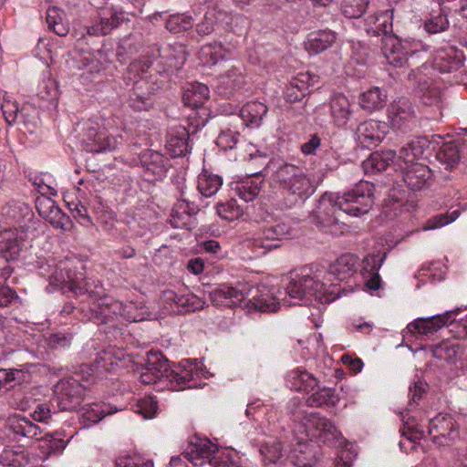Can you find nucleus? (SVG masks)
<instances>
[{"label":"nucleus","instance_id":"nucleus-63","mask_svg":"<svg viewBox=\"0 0 467 467\" xmlns=\"http://www.w3.org/2000/svg\"><path fill=\"white\" fill-rule=\"evenodd\" d=\"M112 410L108 405L93 404L89 409H87L83 416L90 422L97 423L101 420L106 415L111 414Z\"/></svg>","mask_w":467,"mask_h":467},{"label":"nucleus","instance_id":"nucleus-49","mask_svg":"<svg viewBox=\"0 0 467 467\" xmlns=\"http://www.w3.org/2000/svg\"><path fill=\"white\" fill-rule=\"evenodd\" d=\"M223 180L214 174L202 173L198 179V190L204 197L214 195L221 188Z\"/></svg>","mask_w":467,"mask_h":467},{"label":"nucleus","instance_id":"nucleus-19","mask_svg":"<svg viewBox=\"0 0 467 467\" xmlns=\"http://www.w3.org/2000/svg\"><path fill=\"white\" fill-rule=\"evenodd\" d=\"M401 169L403 182L411 191H421L431 185L433 174L427 165L412 163Z\"/></svg>","mask_w":467,"mask_h":467},{"label":"nucleus","instance_id":"nucleus-25","mask_svg":"<svg viewBox=\"0 0 467 467\" xmlns=\"http://www.w3.org/2000/svg\"><path fill=\"white\" fill-rule=\"evenodd\" d=\"M30 367L31 364H25L18 368H0V394H5L16 386L30 382Z\"/></svg>","mask_w":467,"mask_h":467},{"label":"nucleus","instance_id":"nucleus-59","mask_svg":"<svg viewBox=\"0 0 467 467\" xmlns=\"http://www.w3.org/2000/svg\"><path fill=\"white\" fill-rule=\"evenodd\" d=\"M44 219L48 221L54 227L67 231L71 228V220L59 207L53 209L48 216Z\"/></svg>","mask_w":467,"mask_h":467},{"label":"nucleus","instance_id":"nucleus-12","mask_svg":"<svg viewBox=\"0 0 467 467\" xmlns=\"http://www.w3.org/2000/svg\"><path fill=\"white\" fill-rule=\"evenodd\" d=\"M431 441L437 447H451L460 440V425L448 413H439L429 422Z\"/></svg>","mask_w":467,"mask_h":467},{"label":"nucleus","instance_id":"nucleus-16","mask_svg":"<svg viewBox=\"0 0 467 467\" xmlns=\"http://www.w3.org/2000/svg\"><path fill=\"white\" fill-rule=\"evenodd\" d=\"M218 450V445L209 439L193 436L190 439L183 456L195 466H211V460Z\"/></svg>","mask_w":467,"mask_h":467},{"label":"nucleus","instance_id":"nucleus-27","mask_svg":"<svg viewBox=\"0 0 467 467\" xmlns=\"http://www.w3.org/2000/svg\"><path fill=\"white\" fill-rule=\"evenodd\" d=\"M393 10H384L379 14L369 15L364 19V28L373 36L392 35Z\"/></svg>","mask_w":467,"mask_h":467},{"label":"nucleus","instance_id":"nucleus-64","mask_svg":"<svg viewBox=\"0 0 467 467\" xmlns=\"http://www.w3.org/2000/svg\"><path fill=\"white\" fill-rule=\"evenodd\" d=\"M217 18L214 11L207 12L202 20L196 24L195 30L200 36L210 35L214 30Z\"/></svg>","mask_w":467,"mask_h":467},{"label":"nucleus","instance_id":"nucleus-37","mask_svg":"<svg viewBox=\"0 0 467 467\" xmlns=\"http://www.w3.org/2000/svg\"><path fill=\"white\" fill-rule=\"evenodd\" d=\"M21 251V241L15 231L5 230L0 234V254L9 262L17 258Z\"/></svg>","mask_w":467,"mask_h":467},{"label":"nucleus","instance_id":"nucleus-38","mask_svg":"<svg viewBox=\"0 0 467 467\" xmlns=\"http://www.w3.org/2000/svg\"><path fill=\"white\" fill-rule=\"evenodd\" d=\"M358 265V257L357 255L342 254L330 265V274L335 275L337 280H344L357 271Z\"/></svg>","mask_w":467,"mask_h":467},{"label":"nucleus","instance_id":"nucleus-17","mask_svg":"<svg viewBox=\"0 0 467 467\" xmlns=\"http://www.w3.org/2000/svg\"><path fill=\"white\" fill-rule=\"evenodd\" d=\"M388 114L393 128L406 130L416 122V112L410 100L405 97L392 101L388 108Z\"/></svg>","mask_w":467,"mask_h":467},{"label":"nucleus","instance_id":"nucleus-24","mask_svg":"<svg viewBox=\"0 0 467 467\" xmlns=\"http://www.w3.org/2000/svg\"><path fill=\"white\" fill-rule=\"evenodd\" d=\"M305 441V438H299L297 444L291 449L285 461L296 467H314L317 462V446Z\"/></svg>","mask_w":467,"mask_h":467},{"label":"nucleus","instance_id":"nucleus-34","mask_svg":"<svg viewBox=\"0 0 467 467\" xmlns=\"http://www.w3.org/2000/svg\"><path fill=\"white\" fill-rule=\"evenodd\" d=\"M287 382L290 389L295 391L309 393L317 387L318 380L312 374L302 368H296L289 372Z\"/></svg>","mask_w":467,"mask_h":467},{"label":"nucleus","instance_id":"nucleus-54","mask_svg":"<svg viewBox=\"0 0 467 467\" xmlns=\"http://www.w3.org/2000/svg\"><path fill=\"white\" fill-rule=\"evenodd\" d=\"M404 419L405 416L403 415V427L400 430L401 436L411 444L410 450H415L418 445V441L424 437V432L417 429L414 418L409 417L407 420Z\"/></svg>","mask_w":467,"mask_h":467},{"label":"nucleus","instance_id":"nucleus-32","mask_svg":"<svg viewBox=\"0 0 467 467\" xmlns=\"http://www.w3.org/2000/svg\"><path fill=\"white\" fill-rule=\"evenodd\" d=\"M8 428L15 436L26 439L38 440L37 436L41 432L40 428L36 424L20 414H15L9 418Z\"/></svg>","mask_w":467,"mask_h":467},{"label":"nucleus","instance_id":"nucleus-5","mask_svg":"<svg viewBox=\"0 0 467 467\" xmlns=\"http://www.w3.org/2000/svg\"><path fill=\"white\" fill-rule=\"evenodd\" d=\"M151 62L149 59L137 60L130 64L126 79L133 81L130 93V106L136 110H149L154 104L153 88L144 77Z\"/></svg>","mask_w":467,"mask_h":467},{"label":"nucleus","instance_id":"nucleus-42","mask_svg":"<svg viewBox=\"0 0 467 467\" xmlns=\"http://www.w3.org/2000/svg\"><path fill=\"white\" fill-rule=\"evenodd\" d=\"M317 389L306 399V403L309 407H334L339 400L336 390L332 388H316Z\"/></svg>","mask_w":467,"mask_h":467},{"label":"nucleus","instance_id":"nucleus-43","mask_svg":"<svg viewBox=\"0 0 467 467\" xmlns=\"http://www.w3.org/2000/svg\"><path fill=\"white\" fill-rule=\"evenodd\" d=\"M436 159L445 170H452L461 160V151L454 141L444 142L436 152Z\"/></svg>","mask_w":467,"mask_h":467},{"label":"nucleus","instance_id":"nucleus-7","mask_svg":"<svg viewBox=\"0 0 467 467\" xmlns=\"http://www.w3.org/2000/svg\"><path fill=\"white\" fill-rule=\"evenodd\" d=\"M134 312L135 305L133 302L123 304L120 301L108 297L101 303L89 305L86 317L89 321L99 326L113 323L119 317L130 322H137V316Z\"/></svg>","mask_w":467,"mask_h":467},{"label":"nucleus","instance_id":"nucleus-45","mask_svg":"<svg viewBox=\"0 0 467 467\" xmlns=\"http://www.w3.org/2000/svg\"><path fill=\"white\" fill-rule=\"evenodd\" d=\"M165 300L173 303L183 312H194L202 307L200 299L194 295L179 296L173 291L164 292Z\"/></svg>","mask_w":467,"mask_h":467},{"label":"nucleus","instance_id":"nucleus-11","mask_svg":"<svg viewBox=\"0 0 467 467\" xmlns=\"http://www.w3.org/2000/svg\"><path fill=\"white\" fill-rule=\"evenodd\" d=\"M338 194L326 192L320 197L315 212L317 223L332 234L342 233L346 225L342 221L344 213L338 208Z\"/></svg>","mask_w":467,"mask_h":467},{"label":"nucleus","instance_id":"nucleus-14","mask_svg":"<svg viewBox=\"0 0 467 467\" xmlns=\"http://www.w3.org/2000/svg\"><path fill=\"white\" fill-rule=\"evenodd\" d=\"M83 269L84 265L80 262L77 264L70 260L60 262L49 275V283L65 293L72 292L74 294L75 287L78 283L84 281V273L80 271Z\"/></svg>","mask_w":467,"mask_h":467},{"label":"nucleus","instance_id":"nucleus-1","mask_svg":"<svg viewBox=\"0 0 467 467\" xmlns=\"http://www.w3.org/2000/svg\"><path fill=\"white\" fill-rule=\"evenodd\" d=\"M145 368L140 374L143 384L166 383L172 390L196 388L192 383L202 373L197 360L185 359L171 366L169 360L159 350H150L146 354Z\"/></svg>","mask_w":467,"mask_h":467},{"label":"nucleus","instance_id":"nucleus-41","mask_svg":"<svg viewBox=\"0 0 467 467\" xmlns=\"http://www.w3.org/2000/svg\"><path fill=\"white\" fill-rule=\"evenodd\" d=\"M431 351L435 358L455 363L463 354V348L458 342L447 340L433 346Z\"/></svg>","mask_w":467,"mask_h":467},{"label":"nucleus","instance_id":"nucleus-44","mask_svg":"<svg viewBox=\"0 0 467 467\" xmlns=\"http://www.w3.org/2000/svg\"><path fill=\"white\" fill-rule=\"evenodd\" d=\"M386 100V93L375 87L361 94L359 104L362 109L371 112L382 109Z\"/></svg>","mask_w":467,"mask_h":467},{"label":"nucleus","instance_id":"nucleus-23","mask_svg":"<svg viewBox=\"0 0 467 467\" xmlns=\"http://www.w3.org/2000/svg\"><path fill=\"white\" fill-rule=\"evenodd\" d=\"M140 161L144 169V176L148 181L161 179L167 171L168 159L158 151L143 150L140 154Z\"/></svg>","mask_w":467,"mask_h":467},{"label":"nucleus","instance_id":"nucleus-47","mask_svg":"<svg viewBox=\"0 0 467 467\" xmlns=\"http://www.w3.org/2000/svg\"><path fill=\"white\" fill-rule=\"evenodd\" d=\"M260 452L265 467H281L279 461L284 457V448L278 441L266 443L261 446Z\"/></svg>","mask_w":467,"mask_h":467},{"label":"nucleus","instance_id":"nucleus-26","mask_svg":"<svg viewBox=\"0 0 467 467\" xmlns=\"http://www.w3.org/2000/svg\"><path fill=\"white\" fill-rule=\"evenodd\" d=\"M245 83L243 68L233 66L218 77L216 89L220 95L230 97L241 90Z\"/></svg>","mask_w":467,"mask_h":467},{"label":"nucleus","instance_id":"nucleus-40","mask_svg":"<svg viewBox=\"0 0 467 467\" xmlns=\"http://www.w3.org/2000/svg\"><path fill=\"white\" fill-rule=\"evenodd\" d=\"M209 88L202 83L191 84L183 92L182 100L185 106L199 108L209 99Z\"/></svg>","mask_w":467,"mask_h":467},{"label":"nucleus","instance_id":"nucleus-30","mask_svg":"<svg viewBox=\"0 0 467 467\" xmlns=\"http://www.w3.org/2000/svg\"><path fill=\"white\" fill-rule=\"evenodd\" d=\"M356 140L361 148L372 149L382 140L379 125L373 121L360 123L356 130Z\"/></svg>","mask_w":467,"mask_h":467},{"label":"nucleus","instance_id":"nucleus-36","mask_svg":"<svg viewBox=\"0 0 467 467\" xmlns=\"http://www.w3.org/2000/svg\"><path fill=\"white\" fill-rule=\"evenodd\" d=\"M264 179L261 173H254L236 183L237 195L245 202L253 201L260 193Z\"/></svg>","mask_w":467,"mask_h":467},{"label":"nucleus","instance_id":"nucleus-21","mask_svg":"<svg viewBox=\"0 0 467 467\" xmlns=\"http://www.w3.org/2000/svg\"><path fill=\"white\" fill-rule=\"evenodd\" d=\"M248 292L239 288L222 284L209 292L210 300L215 306H234L246 299Z\"/></svg>","mask_w":467,"mask_h":467},{"label":"nucleus","instance_id":"nucleus-10","mask_svg":"<svg viewBox=\"0 0 467 467\" xmlns=\"http://www.w3.org/2000/svg\"><path fill=\"white\" fill-rule=\"evenodd\" d=\"M79 140L84 150L88 152L99 153L114 150L122 141V136H112L105 129L92 121L85 122L82 126Z\"/></svg>","mask_w":467,"mask_h":467},{"label":"nucleus","instance_id":"nucleus-60","mask_svg":"<svg viewBox=\"0 0 467 467\" xmlns=\"http://www.w3.org/2000/svg\"><path fill=\"white\" fill-rule=\"evenodd\" d=\"M386 257V252L379 251L377 254H368L363 260L362 271L368 274L379 272Z\"/></svg>","mask_w":467,"mask_h":467},{"label":"nucleus","instance_id":"nucleus-18","mask_svg":"<svg viewBox=\"0 0 467 467\" xmlns=\"http://www.w3.org/2000/svg\"><path fill=\"white\" fill-rule=\"evenodd\" d=\"M457 310L446 311L443 314L435 315L430 317H419L407 326L410 333L420 335H431L443 327L452 324L455 320Z\"/></svg>","mask_w":467,"mask_h":467},{"label":"nucleus","instance_id":"nucleus-28","mask_svg":"<svg viewBox=\"0 0 467 467\" xmlns=\"http://www.w3.org/2000/svg\"><path fill=\"white\" fill-rule=\"evenodd\" d=\"M189 138V130L183 126L174 127L171 130L166 148L172 158L182 157L190 151Z\"/></svg>","mask_w":467,"mask_h":467},{"label":"nucleus","instance_id":"nucleus-6","mask_svg":"<svg viewBox=\"0 0 467 467\" xmlns=\"http://www.w3.org/2000/svg\"><path fill=\"white\" fill-rule=\"evenodd\" d=\"M297 431L305 434L306 441L316 440L328 447L336 446L343 439L334 422L317 412L306 415Z\"/></svg>","mask_w":467,"mask_h":467},{"label":"nucleus","instance_id":"nucleus-8","mask_svg":"<svg viewBox=\"0 0 467 467\" xmlns=\"http://www.w3.org/2000/svg\"><path fill=\"white\" fill-rule=\"evenodd\" d=\"M375 185L360 181L353 189L339 195L338 208L351 216H361L369 212L374 203Z\"/></svg>","mask_w":467,"mask_h":467},{"label":"nucleus","instance_id":"nucleus-50","mask_svg":"<svg viewBox=\"0 0 467 467\" xmlns=\"http://www.w3.org/2000/svg\"><path fill=\"white\" fill-rule=\"evenodd\" d=\"M431 142L426 137H418L403 146L399 151L400 158H406L410 150L412 159L419 160L430 148Z\"/></svg>","mask_w":467,"mask_h":467},{"label":"nucleus","instance_id":"nucleus-57","mask_svg":"<svg viewBox=\"0 0 467 467\" xmlns=\"http://www.w3.org/2000/svg\"><path fill=\"white\" fill-rule=\"evenodd\" d=\"M368 0H344L342 13L348 18H359L368 6Z\"/></svg>","mask_w":467,"mask_h":467},{"label":"nucleus","instance_id":"nucleus-4","mask_svg":"<svg viewBox=\"0 0 467 467\" xmlns=\"http://www.w3.org/2000/svg\"><path fill=\"white\" fill-rule=\"evenodd\" d=\"M341 288L337 285H326L316 279L306 267L291 271L287 276L285 294L291 298L306 304L314 297L321 304H327L339 296Z\"/></svg>","mask_w":467,"mask_h":467},{"label":"nucleus","instance_id":"nucleus-55","mask_svg":"<svg viewBox=\"0 0 467 467\" xmlns=\"http://www.w3.org/2000/svg\"><path fill=\"white\" fill-rule=\"evenodd\" d=\"M212 467H242L241 458L236 451L223 450L217 451L211 460Z\"/></svg>","mask_w":467,"mask_h":467},{"label":"nucleus","instance_id":"nucleus-48","mask_svg":"<svg viewBox=\"0 0 467 467\" xmlns=\"http://www.w3.org/2000/svg\"><path fill=\"white\" fill-rule=\"evenodd\" d=\"M158 53L159 57L163 60L168 69L180 68L185 60L182 50L177 51L170 45L159 47Z\"/></svg>","mask_w":467,"mask_h":467},{"label":"nucleus","instance_id":"nucleus-13","mask_svg":"<svg viewBox=\"0 0 467 467\" xmlns=\"http://www.w3.org/2000/svg\"><path fill=\"white\" fill-rule=\"evenodd\" d=\"M86 388L72 377L61 379L54 386L52 402L59 410H75L84 400Z\"/></svg>","mask_w":467,"mask_h":467},{"label":"nucleus","instance_id":"nucleus-62","mask_svg":"<svg viewBox=\"0 0 467 467\" xmlns=\"http://www.w3.org/2000/svg\"><path fill=\"white\" fill-rule=\"evenodd\" d=\"M216 211L220 217L228 221H232L241 214V210L235 201L218 203Z\"/></svg>","mask_w":467,"mask_h":467},{"label":"nucleus","instance_id":"nucleus-20","mask_svg":"<svg viewBox=\"0 0 467 467\" xmlns=\"http://www.w3.org/2000/svg\"><path fill=\"white\" fill-rule=\"evenodd\" d=\"M124 20L123 13H118L113 9H104L100 14L99 21L91 26H84L81 28V37L88 36H105L113 28L118 27Z\"/></svg>","mask_w":467,"mask_h":467},{"label":"nucleus","instance_id":"nucleus-2","mask_svg":"<svg viewBox=\"0 0 467 467\" xmlns=\"http://www.w3.org/2000/svg\"><path fill=\"white\" fill-rule=\"evenodd\" d=\"M271 178L286 195V206L302 203L316 192V185L301 167L292 163L272 160L267 165Z\"/></svg>","mask_w":467,"mask_h":467},{"label":"nucleus","instance_id":"nucleus-46","mask_svg":"<svg viewBox=\"0 0 467 467\" xmlns=\"http://www.w3.org/2000/svg\"><path fill=\"white\" fill-rule=\"evenodd\" d=\"M278 304L277 297L273 294L261 293L258 296H254L252 299H248L244 306L249 310L274 312L276 310Z\"/></svg>","mask_w":467,"mask_h":467},{"label":"nucleus","instance_id":"nucleus-29","mask_svg":"<svg viewBox=\"0 0 467 467\" xmlns=\"http://www.w3.org/2000/svg\"><path fill=\"white\" fill-rule=\"evenodd\" d=\"M268 108L260 101H249L240 109L241 125L257 128L261 125Z\"/></svg>","mask_w":467,"mask_h":467},{"label":"nucleus","instance_id":"nucleus-31","mask_svg":"<svg viewBox=\"0 0 467 467\" xmlns=\"http://www.w3.org/2000/svg\"><path fill=\"white\" fill-rule=\"evenodd\" d=\"M396 158L394 150L375 151L362 162V168L366 174H374L386 171Z\"/></svg>","mask_w":467,"mask_h":467},{"label":"nucleus","instance_id":"nucleus-58","mask_svg":"<svg viewBox=\"0 0 467 467\" xmlns=\"http://www.w3.org/2000/svg\"><path fill=\"white\" fill-rule=\"evenodd\" d=\"M234 128V130L229 128L222 130L216 139L217 146L223 150L234 149L239 142L240 132L235 130L236 127Z\"/></svg>","mask_w":467,"mask_h":467},{"label":"nucleus","instance_id":"nucleus-15","mask_svg":"<svg viewBox=\"0 0 467 467\" xmlns=\"http://www.w3.org/2000/svg\"><path fill=\"white\" fill-rule=\"evenodd\" d=\"M382 52L388 63L398 68L411 67L410 57L417 54L410 50L409 43H403L395 36H389L383 38Z\"/></svg>","mask_w":467,"mask_h":467},{"label":"nucleus","instance_id":"nucleus-51","mask_svg":"<svg viewBox=\"0 0 467 467\" xmlns=\"http://www.w3.org/2000/svg\"><path fill=\"white\" fill-rule=\"evenodd\" d=\"M449 26V20L444 9L439 5L438 11H433L431 17L424 24L425 30L430 34L445 31Z\"/></svg>","mask_w":467,"mask_h":467},{"label":"nucleus","instance_id":"nucleus-56","mask_svg":"<svg viewBox=\"0 0 467 467\" xmlns=\"http://www.w3.org/2000/svg\"><path fill=\"white\" fill-rule=\"evenodd\" d=\"M0 462L9 467H25L29 463V459L22 451L5 450L0 456Z\"/></svg>","mask_w":467,"mask_h":467},{"label":"nucleus","instance_id":"nucleus-9","mask_svg":"<svg viewBox=\"0 0 467 467\" xmlns=\"http://www.w3.org/2000/svg\"><path fill=\"white\" fill-rule=\"evenodd\" d=\"M291 233V227L280 219L267 221L248 241L249 246L260 254L279 248Z\"/></svg>","mask_w":467,"mask_h":467},{"label":"nucleus","instance_id":"nucleus-35","mask_svg":"<svg viewBox=\"0 0 467 467\" xmlns=\"http://www.w3.org/2000/svg\"><path fill=\"white\" fill-rule=\"evenodd\" d=\"M336 40V34L331 30H320L309 35L305 47L311 55H317L329 48Z\"/></svg>","mask_w":467,"mask_h":467},{"label":"nucleus","instance_id":"nucleus-39","mask_svg":"<svg viewBox=\"0 0 467 467\" xmlns=\"http://www.w3.org/2000/svg\"><path fill=\"white\" fill-rule=\"evenodd\" d=\"M74 295L87 296L93 301L92 303H101L105 298H108L100 281L88 280L85 276L84 281L78 283V286L75 287Z\"/></svg>","mask_w":467,"mask_h":467},{"label":"nucleus","instance_id":"nucleus-3","mask_svg":"<svg viewBox=\"0 0 467 467\" xmlns=\"http://www.w3.org/2000/svg\"><path fill=\"white\" fill-rule=\"evenodd\" d=\"M271 178L286 195V206L302 203L316 192V185L301 167L292 163L272 160L267 165Z\"/></svg>","mask_w":467,"mask_h":467},{"label":"nucleus","instance_id":"nucleus-33","mask_svg":"<svg viewBox=\"0 0 467 467\" xmlns=\"http://www.w3.org/2000/svg\"><path fill=\"white\" fill-rule=\"evenodd\" d=\"M330 113L334 123L337 127L347 125L352 116V110L350 102L345 95L338 93L331 98Z\"/></svg>","mask_w":467,"mask_h":467},{"label":"nucleus","instance_id":"nucleus-53","mask_svg":"<svg viewBox=\"0 0 467 467\" xmlns=\"http://www.w3.org/2000/svg\"><path fill=\"white\" fill-rule=\"evenodd\" d=\"M193 26V19L186 14H175L169 16L165 27L171 33L179 34L191 29Z\"/></svg>","mask_w":467,"mask_h":467},{"label":"nucleus","instance_id":"nucleus-61","mask_svg":"<svg viewBox=\"0 0 467 467\" xmlns=\"http://www.w3.org/2000/svg\"><path fill=\"white\" fill-rule=\"evenodd\" d=\"M222 49L221 44H210L202 48L201 56L206 64L215 65L223 58V55L221 54Z\"/></svg>","mask_w":467,"mask_h":467},{"label":"nucleus","instance_id":"nucleus-52","mask_svg":"<svg viewBox=\"0 0 467 467\" xmlns=\"http://www.w3.org/2000/svg\"><path fill=\"white\" fill-rule=\"evenodd\" d=\"M310 75L308 73L299 74L297 78L291 80V88L288 89L286 97L290 101L301 100L306 96L308 88Z\"/></svg>","mask_w":467,"mask_h":467},{"label":"nucleus","instance_id":"nucleus-22","mask_svg":"<svg viewBox=\"0 0 467 467\" xmlns=\"http://www.w3.org/2000/svg\"><path fill=\"white\" fill-rule=\"evenodd\" d=\"M463 52L454 47L441 48L433 59V67L441 73L456 72L463 67Z\"/></svg>","mask_w":467,"mask_h":467}]
</instances>
